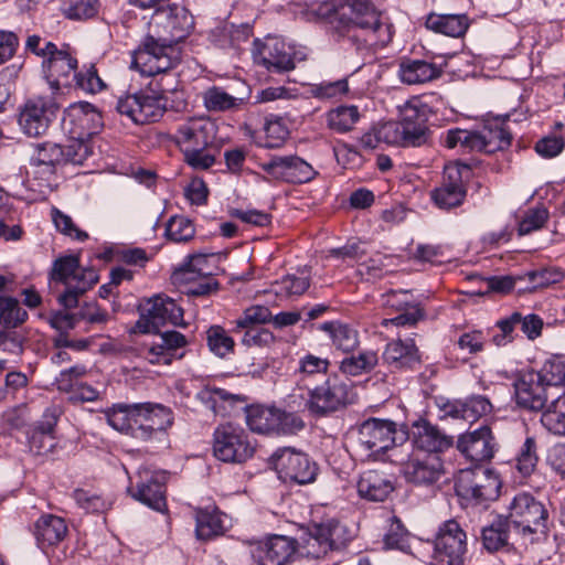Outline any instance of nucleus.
Returning <instances> with one entry per match:
<instances>
[{
    "instance_id": "f257e3e1",
    "label": "nucleus",
    "mask_w": 565,
    "mask_h": 565,
    "mask_svg": "<svg viewBox=\"0 0 565 565\" xmlns=\"http://www.w3.org/2000/svg\"><path fill=\"white\" fill-rule=\"evenodd\" d=\"M337 30L362 56H372L388 45L395 32L390 19L367 0H348L347 10L339 14Z\"/></svg>"
},
{
    "instance_id": "f03ea898",
    "label": "nucleus",
    "mask_w": 565,
    "mask_h": 565,
    "mask_svg": "<svg viewBox=\"0 0 565 565\" xmlns=\"http://www.w3.org/2000/svg\"><path fill=\"white\" fill-rule=\"evenodd\" d=\"M106 417L114 429L142 443H166L173 424L172 411L154 403L115 405Z\"/></svg>"
},
{
    "instance_id": "7ed1b4c3",
    "label": "nucleus",
    "mask_w": 565,
    "mask_h": 565,
    "mask_svg": "<svg viewBox=\"0 0 565 565\" xmlns=\"http://www.w3.org/2000/svg\"><path fill=\"white\" fill-rule=\"evenodd\" d=\"M50 280L62 284L64 291L57 297L65 309L77 307L78 299L92 289L99 280L97 271L92 267H81L79 255L57 257L49 274Z\"/></svg>"
},
{
    "instance_id": "20e7f679",
    "label": "nucleus",
    "mask_w": 565,
    "mask_h": 565,
    "mask_svg": "<svg viewBox=\"0 0 565 565\" xmlns=\"http://www.w3.org/2000/svg\"><path fill=\"white\" fill-rule=\"evenodd\" d=\"M72 125L71 139L63 146L65 164H83L93 153L92 137L98 132L100 115L90 105L71 107L65 121Z\"/></svg>"
},
{
    "instance_id": "39448f33",
    "label": "nucleus",
    "mask_w": 565,
    "mask_h": 565,
    "mask_svg": "<svg viewBox=\"0 0 565 565\" xmlns=\"http://www.w3.org/2000/svg\"><path fill=\"white\" fill-rule=\"evenodd\" d=\"M518 532L531 542L537 533L547 529L548 512L544 504L529 492H520L513 497L504 515Z\"/></svg>"
},
{
    "instance_id": "423d86ee",
    "label": "nucleus",
    "mask_w": 565,
    "mask_h": 565,
    "mask_svg": "<svg viewBox=\"0 0 565 565\" xmlns=\"http://www.w3.org/2000/svg\"><path fill=\"white\" fill-rule=\"evenodd\" d=\"M149 22V33L171 46L183 41L193 28V17L180 4L154 7Z\"/></svg>"
},
{
    "instance_id": "0eeeda50",
    "label": "nucleus",
    "mask_w": 565,
    "mask_h": 565,
    "mask_svg": "<svg viewBox=\"0 0 565 565\" xmlns=\"http://www.w3.org/2000/svg\"><path fill=\"white\" fill-rule=\"evenodd\" d=\"M246 423L255 433L276 436L296 435L305 427L302 418L296 413L264 405L246 407Z\"/></svg>"
},
{
    "instance_id": "6e6552de",
    "label": "nucleus",
    "mask_w": 565,
    "mask_h": 565,
    "mask_svg": "<svg viewBox=\"0 0 565 565\" xmlns=\"http://www.w3.org/2000/svg\"><path fill=\"white\" fill-rule=\"evenodd\" d=\"M502 482L497 472L484 467L463 469L459 471L455 489L461 499L480 504L497 500Z\"/></svg>"
},
{
    "instance_id": "1a4fd4ad",
    "label": "nucleus",
    "mask_w": 565,
    "mask_h": 565,
    "mask_svg": "<svg viewBox=\"0 0 565 565\" xmlns=\"http://www.w3.org/2000/svg\"><path fill=\"white\" fill-rule=\"evenodd\" d=\"M255 452L248 433L231 423L218 425L213 433V455L223 462L243 463Z\"/></svg>"
},
{
    "instance_id": "9d476101",
    "label": "nucleus",
    "mask_w": 565,
    "mask_h": 565,
    "mask_svg": "<svg viewBox=\"0 0 565 565\" xmlns=\"http://www.w3.org/2000/svg\"><path fill=\"white\" fill-rule=\"evenodd\" d=\"M308 409L317 415H327L353 403L352 385L338 374H330L322 384L309 388Z\"/></svg>"
},
{
    "instance_id": "9b49d317",
    "label": "nucleus",
    "mask_w": 565,
    "mask_h": 565,
    "mask_svg": "<svg viewBox=\"0 0 565 565\" xmlns=\"http://www.w3.org/2000/svg\"><path fill=\"white\" fill-rule=\"evenodd\" d=\"M407 438L406 430H397L396 424L387 419L370 418L359 428L358 443L372 455H379L390 449L393 454L391 460H395L398 449L397 441L403 443Z\"/></svg>"
},
{
    "instance_id": "f8f14e48",
    "label": "nucleus",
    "mask_w": 565,
    "mask_h": 565,
    "mask_svg": "<svg viewBox=\"0 0 565 565\" xmlns=\"http://www.w3.org/2000/svg\"><path fill=\"white\" fill-rule=\"evenodd\" d=\"M467 551V533L460 524L455 519L441 523L434 540L436 565H465Z\"/></svg>"
},
{
    "instance_id": "ddd939ff",
    "label": "nucleus",
    "mask_w": 565,
    "mask_h": 565,
    "mask_svg": "<svg viewBox=\"0 0 565 565\" xmlns=\"http://www.w3.org/2000/svg\"><path fill=\"white\" fill-rule=\"evenodd\" d=\"M129 480L127 492L134 500L157 512L167 511V476L164 472L140 468Z\"/></svg>"
},
{
    "instance_id": "4468645a",
    "label": "nucleus",
    "mask_w": 565,
    "mask_h": 565,
    "mask_svg": "<svg viewBox=\"0 0 565 565\" xmlns=\"http://www.w3.org/2000/svg\"><path fill=\"white\" fill-rule=\"evenodd\" d=\"M274 469L284 482L308 484L316 480L318 466L309 456L295 448L277 449L270 457Z\"/></svg>"
},
{
    "instance_id": "2eb2a0df",
    "label": "nucleus",
    "mask_w": 565,
    "mask_h": 565,
    "mask_svg": "<svg viewBox=\"0 0 565 565\" xmlns=\"http://www.w3.org/2000/svg\"><path fill=\"white\" fill-rule=\"evenodd\" d=\"M171 45L148 33L132 53L131 67L146 76H154L170 71L174 61Z\"/></svg>"
},
{
    "instance_id": "dca6fc26",
    "label": "nucleus",
    "mask_w": 565,
    "mask_h": 565,
    "mask_svg": "<svg viewBox=\"0 0 565 565\" xmlns=\"http://www.w3.org/2000/svg\"><path fill=\"white\" fill-rule=\"evenodd\" d=\"M49 56L43 60L42 68L45 78L53 89L72 87L77 72L78 61L70 45L57 47L53 42H45Z\"/></svg>"
},
{
    "instance_id": "f3484780",
    "label": "nucleus",
    "mask_w": 565,
    "mask_h": 565,
    "mask_svg": "<svg viewBox=\"0 0 565 565\" xmlns=\"http://www.w3.org/2000/svg\"><path fill=\"white\" fill-rule=\"evenodd\" d=\"M57 109L58 105L53 97H31L20 107L18 116L19 127L28 137H41L49 130Z\"/></svg>"
},
{
    "instance_id": "a211bd4d",
    "label": "nucleus",
    "mask_w": 565,
    "mask_h": 565,
    "mask_svg": "<svg viewBox=\"0 0 565 565\" xmlns=\"http://www.w3.org/2000/svg\"><path fill=\"white\" fill-rule=\"evenodd\" d=\"M252 55L255 64L270 73L282 74L296 68L292 47L277 36L256 39Z\"/></svg>"
},
{
    "instance_id": "6ab92c4d",
    "label": "nucleus",
    "mask_w": 565,
    "mask_h": 565,
    "mask_svg": "<svg viewBox=\"0 0 565 565\" xmlns=\"http://www.w3.org/2000/svg\"><path fill=\"white\" fill-rule=\"evenodd\" d=\"M298 551L296 539L270 534L252 544L250 555L257 565H288L296 559Z\"/></svg>"
},
{
    "instance_id": "aec40b11",
    "label": "nucleus",
    "mask_w": 565,
    "mask_h": 565,
    "mask_svg": "<svg viewBox=\"0 0 565 565\" xmlns=\"http://www.w3.org/2000/svg\"><path fill=\"white\" fill-rule=\"evenodd\" d=\"M182 320V308L173 299L158 295L146 302L136 328L141 333H157L161 326H179Z\"/></svg>"
},
{
    "instance_id": "412c9836",
    "label": "nucleus",
    "mask_w": 565,
    "mask_h": 565,
    "mask_svg": "<svg viewBox=\"0 0 565 565\" xmlns=\"http://www.w3.org/2000/svg\"><path fill=\"white\" fill-rule=\"evenodd\" d=\"M259 166L273 179L294 184L310 182L318 174L310 163L296 154L273 156Z\"/></svg>"
},
{
    "instance_id": "4be33fe9",
    "label": "nucleus",
    "mask_w": 565,
    "mask_h": 565,
    "mask_svg": "<svg viewBox=\"0 0 565 565\" xmlns=\"http://www.w3.org/2000/svg\"><path fill=\"white\" fill-rule=\"evenodd\" d=\"M403 476L408 483L417 487H431L445 475L441 456L412 452L403 463Z\"/></svg>"
},
{
    "instance_id": "5701e85b",
    "label": "nucleus",
    "mask_w": 565,
    "mask_h": 565,
    "mask_svg": "<svg viewBox=\"0 0 565 565\" xmlns=\"http://www.w3.org/2000/svg\"><path fill=\"white\" fill-rule=\"evenodd\" d=\"M469 171L470 169L466 164L451 163L445 167L443 182L430 193L434 203L439 209L450 210L463 203L467 190L462 177Z\"/></svg>"
},
{
    "instance_id": "b1692460",
    "label": "nucleus",
    "mask_w": 565,
    "mask_h": 565,
    "mask_svg": "<svg viewBox=\"0 0 565 565\" xmlns=\"http://www.w3.org/2000/svg\"><path fill=\"white\" fill-rule=\"evenodd\" d=\"M116 108L137 125L158 121L166 111L160 98L142 93L120 97Z\"/></svg>"
},
{
    "instance_id": "393cba45",
    "label": "nucleus",
    "mask_w": 565,
    "mask_h": 565,
    "mask_svg": "<svg viewBox=\"0 0 565 565\" xmlns=\"http://www.w3.org/2000/svg\"><path fill=\"white\" fill-rule=\"evenodd\" d=\"M407 436L411 437L414 452L441 456L454 444L451 436L424 418H419L412 424Z\"/></svg>"
},
{
    "instance_id": "a878e982",
    "label": "nucleus",
    "mask_w": 565,
    "mask_h": 565,
    "mask_svg": "<svg viewBox=\"0 0 565 565\" xmlns=\"http://www.w3.org/2000/svg\"><path fill=\"white\" fill-rule=\"evenodd\" d=\"M382 298L383 306L398 312L394 318L383 319V327H413L425 317L420 303L412 299L413 296L408 290H390Z\"/></svg>"
},
{
    "instance_id": "bb28decb",
    "label": "nucleus",
    "mask_w": 565,
    "mask_h": 565,
    "mask_svg": "<svg viewBox=\"0 0 565 565\" xmlns=\"http://www.w3.org/2000/svg\"><path fill=\"white\" fill-rule=\"evenodd\" d=\"M429 108L426 104L415 98L407 102L401 108L399 124L408 140V146L420 147L428 141L429 129L427 126Z\"/></svg>"
},
{
    "instance_id": "cd10ccee",
    "label": "nucleus",
    "mask_w": 565,
    "mask_h": 565,
    "mask_svg": "<svg viewBox=\"0 0 565 565\" xmlns=\"http://www.w3.org/2000/svg\"><path fill=\"white\" fill-rule=\"evenodd\" d=\"M516 404L525 409L542 411L550 397L548 386L539 373L522 374L513 384Z\"/></svg>"
},
{
    "instance_id": "c85d7f7f",
    "label": "nucleus",
    "mask_w": 565,
    "mask_h": 565,
    "mask_svg": "<svg viewBox=\"0 0 565 565\" xmlns=\"http://www.w3.org/2000/svg\"><path fill=\"white\" fill-rule=\"evenodd\" d=\"M214 124L205 117H190L177 127L173 140L180 150L207 147L212 142Z\"/></svg>"
},
{
    "instance_id": "c756f323",
    "label": "nucleus",
    "mask_w": 565,
    "mask_h": 565,
    "mask_svg": "<svg viewBox=\"0 0 565 565\" xmlns=\"http://www.w3.org/2000/svg\"><path fill=\"white\" fill-rule=\"evenodd\" d=\"M495 441L488 426L467 433L458 439L457 448L471 462H482L493 457Z\"/></svg>"
},
{
    "instance_id": "7c9ffc66",
    "label": "nucleus",
    "mask_w": 565,
    "mask_h": 565,
    "mask_svg": "<svg viewBox=\"0 0 565 565\" xmlns=\"http://www.w3.org/2000/svg\"><path fill=\"white\" fill-rule=\"evenodd\" d=\"M33 534L41 548L54 547L68 535V526L64 518L46 513L34 523Z\"/></svg>"
},
{
    "instance_id": "2f4dec72",
    "label": "nucleus",
    "mask_w": 565,
    "mask_h": 565,
    "mask_svg": "<svg viewBox=\"0 0 565 565\" xmlns=\"http://www.w3.org/2000/svg\"><path fill=\"white\" fill-rule=\"evenodd\" d=\"M383 362L394 370L413 367L419 363L420 356L414 340H393L388 342L382 354Z\"/></svg>"
},
{
    "instance_id": "473e14b6",
    "label": "nucleus",
    "mask_w": 565,
    "mask_h": 565,
    "mask_svg": "<svg viewBox=\"0 0 565 565\" xmlns=\"http://www.w3.org/2000/svg\"><path fill=\"white\" fill-rule=\"evenodd\" d=\"M511 524L504 515H498L490 524L483 526L480 532L482 548L488 553L509 551Z\"/></svg>"
},
{
    "instance_id": "72a5a7b5",
    "label": "nucleus",
    "mask_w": 565,
    "mask_h": 565,
    "mask_svg": "<svg viewBox=\"0 0 565 565\" xmlns=\"http://www.w3.org/2000/svg\"><path fill=\"white\" fill-rule=\"evenodd\" d=\"M394 486L390 478L376 470L364 471L358 481V492L361 498L383 502L393 492Z\"/></svg>"
},
{
    "instance_id": "f704fd0d",
    "label": "nucleus",
    "mask_w": 565,
    "mask_h": 565,
    "mask_svg": "<svg viewBox=\"0 0 565 565\" xmlns=\"http://www.w3.org/2000/svg\"><path fill=\"white\" fill-rule=\"evenodd\" d=\"M186 344L185 337L178 331H166L160 334V342L147 349L145 358L152 364H170L172 351Z\"/></svg>"
},
{
    "instance_id": "c9c22d12",
    "label": "nucleus",
    "mask_w": 565,
    "mask_h": 565,
    "mask_svg": "<svg viewBox=\"0 0 565 565\" xmlns=\"http://www.w3.org/2000/svg\"><path fill=\"white\" fill-rule=\"evenodd\" d=\"M470 25L467 14H436L426 19L427 29L450 38H462Z\"/></svg>"
},
{
    "instance_id": "e433bc0d",
    "label": "nucleus",
    "mask_w": 565,
    "mask_h": 565,
    "mask_svg": "<svg viewBox=\"0 0 565 565\" xmlns=\"http://www.w3.org/2000/svg\"><path fill=\"white\" fill-rule=\"evenodd\" d=\"M63 146L52 141L36 143L32 154V163L42 169V172L52 177L55 168L65 164Z\"/></svg>"
},
{
    "instance_id": "4c0bfd02",
    "label": "nucleus",
    "mask_w": 565,
    "mask_h": 565,
    "mask_svg": "<svg viewBox=\"0 0 565 565\" xmlns=\"http://www.w3.org/2000/svg\"><path fill=\"white\" fill-rule=\"evenodd\" d=\"M316 533L322 539L329 551L344 548L352 539L349 527L335 519L316 523Z\"/></svg>"
},
{
    "instance_id": "58836bf2",
    "label": "nucleus",
    "mask_w": 565,
    "mask_h": 565,
    "mask_svg": "<svg viewBox=\"0 0 565 565\" xmlns=\"http://www.w3.org/2000/svg\"><path fill=\"white\" fill-rule=\"evenodd\" d=\"M320 330L329 333L332 344L344 353L354 352L359 344V332L349 324L339 321L324 322Z\"/></svg>"
},
{
    "instance_id": "ea45409f",
    "label": "nucleus",
    "mask_w": 565,
    "mask_h": 565,
    "mask_svg": "<svg viewBox=\"0 0 565 565\" xmlns=\"http://www.w3.org/2000/svg\"><path fill=\"white\" fill-rule=\"evenodd\" d=\"M379 354L374 350L351 352L339 365V371L347 376H360L371 373L379 364Z\"/></svg>"
},
{
    "instance_id": "a19ab883",
    "label": "nucleus",
    "mask_w": 565,
    "mask_h": 565,
    "mask_svg": "<svg viewBox=\"0 0 565 565\" xmlns=\"http://www.w3.org/2000/svg\"><path fill=\"white\" fill-rule=\"evenodd\" d=\"M399 78L408 85L423 84L439 76L438 68L422 60H408L399 65Z\"/></svg>"
},
{
    "instance_id": "79ce46f5",
    "label": "nucleus",
    "mask_w": 565,
    "mask_h": 565,
    "mask_svg": "<svg viewBox=\"0 0 565 565\" xmlns=\"http://www.w3.org/2000/svg\"><path fill=\"white\" fill-rule=\"evenodd\" d=\"M202 102L209 111L221 113L238 109L244 99L232 96L220 86H212L202 93Z\"/></svg>"
},
{
    "instance_id": "37998d69",
    "label": "nucleus",
    "mask_w": 565,
    "mask_h": 565,
    "mask_svg": "<svg viewBox=\"0 0 565 565\" xmlns=\"http://www.w3.org/2000/svg\"><path fill=\"white\" fill-rule=\"evenodd\" d=\"M511 134L501 126L484 127L478 131L479 152L493 153L511 145Z\"/></svg>"
},
{
    "instance_id": "c03bdc74",
    "label": "nucleus",
    "mask_w": 565,
    "mask_h": 565,
    "mask_svg": "<svg viewBox=\"0 0 565 565\" xmlns=\"http://www.w3.org/2000/svg\"><path fill=\"white\" fill-rule=\"evenodd\" d=\"M225 526L222 513L217 510H200L196 513L195 534L199 540L209 541L223 535Z\"/></svg>"
},
{
    "instance_id": "a18cd8bd",
    "label": "nucleus",
    "mask_w": 565,
    "mask_h": 565,
    "mask_svg": "<svg viewBox=\"0 0 565 565\" xmlns=\"http://www.w3.org/2000/svg\"><path fill=\"white\" fill-rule=\"evenodd\" d=\"M264 137H259L257 145L264 148H278L289 136L288 127L281 117L270 115L266 117L263 126Z\"/></svg>"
},
{
    "instance_id": "49530a36",
    "label": "nucleus",
    "mask_w": 565,
    "mask_h": 565,
    "mask_svg": "<svg viewBox=\"0 0 565 565\" xmlns=\"http://www.w3.org/2000/svg\"><path fill=\"white\" fill-rule=\"evenodd\" d=\"M541 423L550 433L565 436V391L542 413Z\"/></svg>"
},
{
    "instance_id": "de8ad7c7",
    "label": "nucleus",
    "mask_w": 565,
    "mask_h": 565,
    "mask_svg": "<svg viewBox=\"0 0 565 565\" xmlns=\"http://www.w3.org/2000/svg\"><path fill=\"white\" fill-rule=\"evenodd\" d=\"M360 119L359 108L354 105L339 106L327 113V125L330 129L343 134L353 129Z\"/></svg>"
},
{
    "instance_id": "09e8293b",
    "label": "nucleus",
    "mask_w": 565,
    "mask_h": 565,
    "mask_svg": "<svg viewBox=\"0 0 565 565\" xmlns=\"http://www.w3.org/2000/svg\"><path fill=\"white\" fill-rule=\"evenodd\" d=\"M212 275L213 271L209 265V256L204 254L189 256L188 262L174 271V278L185 282L195 281L196 277H209Z\"/></svg>"
},
{
    "instance_id": "8fccbe9b",
    "label": "nucleus",
    "mask_w": 565,
    "mask_h": 565,
    "mask_svg": "<svg viewBox=\"0 0 565 565\" xmlns=\"http://www.w3.org/2000/svg\"><path fill=\"white\" fill-rule=\"evenodd\" d=\"M205 333L206 344L213 354L224 359L234 353L235 341L222 326L213 324Z\"/></svg>"
},
{
    "instance_id": "3c124183",
    "label": "nucleus",
    "mask_w": 565,
    "mask_h": 565,
    "mask_svg": "<svg viewBox=\"0 0 565 565\" xmlns=\"http://www.w3.org/2000/svg\"><path fill=\"white\" fill-rule=\"evenodd\" d=\"M331 363L327 358H320L312 353H307L298 360V367L295 374L300 383H305L319 374L326 375Z\"/></svg>"
},
{
    "instance_id": "603ef678",
    "label": "nucleus",
    "mask_w": 565,
    "mask_h": 565,
    "mask_svg": "<svg viewBox=\"0 0 565 565\" xmlns=\"http://www.w3.org/2000/svg\"><path fill=\"white\" fill-rule=\"evenodd\" d=\"M73 499L87 513H105L113 507V500L92 490L76 489Z\"/></svg>"
},
{
    "instance_id": "864d4df0",
    "label": "nucleus",
    "mask_w": 565,
    "mask_h": 565,
    "mask_svg": "<svg viewBox=\"0 0 565 565\" xmlns=\"http://www.w3.org/2000/svg\"><path fill=\"white\" fill-rule=\"evenodd\" d=\"M28 319V312L19 300L11 296H0V324L17 328Z\"/></svg>"
},
{
    "instance_id": "5fc2aeb1",
    "label": "nucleus",
    "mask_w": 565,
    "mask_h": 565,
    "mask_svg": "<svg viewBox=\"0 0 565 565\" xmlns=\"http://www.w3.org/2000/svg\"><path fill=\"white\" fill-rule=\"evenodd\" d=\"M536 450L535 438L531 436L526 437L515 458V469L522 477H529L535 471L539 462Z\"/></svg>"
},
{
    "instance_id": "6e6d98bb",
    "label": "nucleus",
    "mask_w": 565,
    "mask_h": 565,
    "mask_svg": "<svg viewBox=\"0 0 565 565\" xmlns=\"http://www.w3.org/2000/svg\"><path fill=\"white\" fill-rule=\"evenodd\" d=\"M548 217V210L544 205L527 209L519 221L518 234L523 236L543 228Z\"/></svg>"
},
{
    "instance_id": "4d7b16f0",
    "label": "nucleus",
    "mask_w": 565,
    "mask_h": 565,
    "mask_svg": "<svg viewBox=\"0 0 565 565\" xmlns=\"http://www.w3.org/2000/svg\"><path fill=\"white\" fill-rule=\"evenodd\" d=\"M349 84L345 78L309 84L308 93L317 99H331L345 95Z\"/></svg>"
},
{
    "instance_id": "13d9d810",
    "label": "nucleus",
    "mask_w": 565,
    "mask_h": 565,
    "mask_svg": "<svg viewBox=\"0 0 565 565\" xmlns=\"http://www.w3.org/2000/svg\"><path fill=\"white\" fill-rule=\"evenodd\" d=\"M271 322V312L265 306H252L246 308L242 316L234 321L233 332H241L243 328L257 327Z\"/></svg>"
},
{
    "instance_id": "bf43d9fd",
    "label": "nucleus",
    "mask_w": 565,
    "mask_h": 565,
    "mask_svg": "<svg viewBox=\"0 0 565 565\" xmlns=\"http://www.w3.org/2000/svg\"><path fill=\"white\" fill-rule=\"evenodd\" d=\"M85 93L96 94L102 92L106 85L99 77L94 64L88 67L84 66L82 71H77L74 75L73 86Z\"/></svg>"
},
{
    "instance_id": "052dcab7",
    "label": "nucleus",
    "mask_w": 565,
    "mask_h": 565,
    "mask_svg": "<svg viewBox=\"0 0 565 565\" xmlns=\"http://www.w3.org/2000/svg\"><path fill=\"white\" fill-rule=\"evenodd\" d=\"M539 375L542 376L548 388L565 386V358L553 356L545 362Z\"/></svg>"
},
{
    "instance_id": "680f3d73",
    "label": "nucleus",
    "mask_w": 565,
    "mask_h": 565,
    "mask_svg": "<svg viewBox=\"0 0 565 565\" xmlns=\"http://www.w3.org/2000/svg\"><path fill=\"white\" fill-rule=\"evenodd\" d=\"M55 423H41L32 433L30 437V447L38 455L50 452L54 447V430Z\"/></svg>"
},
{
    "instance_id": "e2e57ef3",
    "label": "nucleus",
    "mask_w": 565,
    "mask_h": 565,
    "mask_svg": "<svg viewBox=\"0 0 565 565\" xmlns=\"http://www.w3.org/2000/svg\"><path fill=\"white\" fill-rule=\"evenodd\" d=\"M195 233L192 222L184 216H172L167 226V237L175 243L188 242L193 238Z\"/></svg>"
},
{
    "instance_id": "0e129e2a",
    "label": "nucleus",
    "mask_w": 565,
    "mask_h": 565,
    "mask_svg": "<svg viewBox=\"0 0 565 565\" xmlns=\"http://www.w3.org/2000/svg\"><path fill=\"white\" fill-rule=\"evenodd\" d=\"M213 33L224 38L218 40L220 46H237L241 42L248 40L250 35V29L248 25L235 26L234 24L225 23L221 26H217Z\"/></svg>"
},
{
    "instance_id": "69168bd1",
    "label": "nucleus",
    "mask_w": 565,
    "mask_h": 565,
    "mask_svg": "<svg viewBox=\"0 0 565 565\" xmlns=\"http://www.w3.org/2000/svg\"><path fill=\"white\" fill-rule=\"evenodd\" d=\"M309 286V277H297L295 275H287L273 285V291L276 295L300 296L303 292H306Z\"/></svg>"
},
{
    "instance_id": "338daca9",
    "label": "nucleus",
    "mask_w": 565,
    "mask_h": 565,
    "mask_svg": "<svg viewBox=\"0 0 565 565\" xmlns=\"http://www.w3.org/2000/svg\"><path fill=\"white\" fill-rule=\"evenodd\" d=\"M52 221L58 232L68 236L73 239L84 242L88 238V234L85 231L78 228L73 222L72 217L56 207L51 210Z\"/></svg>"
},
{
    "instance_id": "774afa93",
    "label": "nucleus",
    "mask_w": 565,
    "mask_h": 565,
    "mask_svg": "<svg viewBox=\"0 0 565 565\" xmlns=\"http://www.w3.org/2000/svg\"><path fill=\"white\" fill-rule=\"evenodd\" d=\"M462 413L463 420L466 422H475L482 416H486L491 413L492 404L490 401L481 395L471 396L462 401Z\"/></svg>"
}]
</instances>
